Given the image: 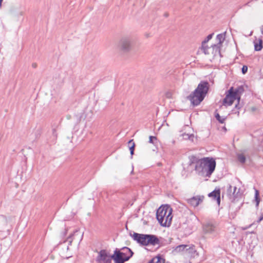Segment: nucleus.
<instances>
[{"instance_id": "f03ea898", "label": "nucleus", "mask_w": 263, "mask_h": 263, "mask_svg": "<svg viewBox=\"0 0 263 263\" xmlns=\"http://www.w3.org/2000/svg\"><path fill=\"white\" fill-rule=\"evenodd\" d=\"M209 83H199L197 88L187 97L194 106L198 105L204 99L209 90Z\"/></svg>"}, {"instance_id": "bb28decb", "label": "nucleus", "mask_w": 263, "mask_h": 263, "mask_svg": "<svg viewBox=\"0 0 263 263\" xmlns=\"http://www.w3.org/2000/svg\"><path fill=\"white\" fill-rule=\"evenodd\" d=\"M156 140H157V138H156V137H155V136H149V142L150 143L154 144V141H155V140L156 141Z\"/></svg>"}, {"instance_id": "f8f14e48", "label": "nucleus", "mask_w": 263, "mask_h": 263, "mask_svg": "<svg viewBox=\"0 0 263 263\" xmlns=\"http://www.w3.org/2000/svg\"><path fill=\"white\" fill-rule=\"evenodd\" d=\"M120 251L121 255L124 258H127V260H128L133 255L132 251L127 247H124Z\"/></svg>"}, {"instance_id": "a878e982", "label": "nucleus", "mask_w": 263, "mask_h": 263, "mask_svg": "<svg viewBox=\"0 0 263 263\" xmlns=\"http://www.w3.org/2000/svg\"><path fill=\"white\" fill-rule=\"evenodd\" d=\"M216 119L221 123H223L225 121V118H222L218 114H216L215 115Z\"/></svg>"}, {"instance_id": "4be33fe9", "label": "nucleus", "mask_w": 263, "mask_h": 263, "mask_svg": "<svg viewBox=\"0 0 263 263\" xmlns=\"http://www.w3.org/2000/svg\"><path fill=\"white\" fill-rule=\"evenodd\" d=\"M128 146L129 148L130 154L133 155L134 154V148L135 146V144L133 140H130L128 141Z\"/></svg>"}, {"instance_id": "7ed1b4c3", "label": "nucleus", "mask_w": 263, "mask_h": 263, "mask_svg": "<svg viewBox=\"0 0 263 263\" xmlns=\"http://www.w3.org/2000/svg\"><path fill=\"white\" fill-rule=\"evenodd\" d=\"M157 219L163 227H169L172 220V209L169 206H161L157 211Z\"/></svg>"}, {"instance_id": "6e6552de", "label": "nucleus", "mask_w": 263, "mask_h": 263, "mask_svg": "<svg viewBox=\"0 0 263 263\" xmlns=\"http://www.w3.org/2000/svg\"><path fill=\"white\" fill-rule=\"evenodd\" d=\"M195 251L194 248L193 246H190L189 245H181L177 246L173 250V252L175 253H192L193 252Z\"/></svg>"}, {"instance_id": "1a4fd4ad", "label": "nucleus", "mask_w": 263, "mask_h": 263, "mask_svg": "<svg viewBox=\"0 0 263 263\" xmlns=\"http://www.w3.org/2000/svg\"><path fill=\"white\" fill-rule=\"evenodd\" d=\"M239 193V189H238L236 186L229 185L227 189V194L230 199L234 200Z\"/></svg>"}, {"instance_id": "412c9836", "label": "nucleus", "mask_w": 263, "mask_h": 263, "mask_svg": "<svg viewBox=\"0 0 263 263\" xmlns=\"http://www.w3.org/2000/svg\"><path fill=\"white\" fill-rule=\"evenodd\" d=\"M225 34L226 32L223 33H220L217 35L216 36V40L218 41V43L217 44L221 45V44L224 41L225 39Z\"/></svg>"}, {"instance_id": "2f4dec72", "label": "nucleus", "mask_w": 263, "mask_h": 263, "mask_svg": "<svg viewBox=\"0 0 263 263\" xmlns=\"http://www.w3.org/2000/svg\"><path fill=\"white\" fill-rule=\"evenodd\" d=\"M32 67H33L34 68H35L37 67V64H36V63H33V64H32Z\"/></svg>"}, {"instance_id": "20e7f679", "label": "nucleus", "mask_w": 263, "mask_h": 263, "mask_svg": "<svg viewBox=\"0 0 263 263\" xmlns=\"http://www.w3.org/2000/svg\"><path fill=\"white\" fill-rule=\"evenodd\" d=\"M132 237L134 240L142 246H156L160 244L159 239L154 235L134 233Z\"/></svg>"}, {"instance_id": "0eeeda50", "label": "nucleus", "mask_w": 263, "mask_h": 263, "mask_svg": "<svg viewBox=\"0 0 263 263\" xmlns=\"http://www.w3.org/2000/svg\"><path fill=\"white\" fill-rule=\"evenodd\" d=\"M132 40L130 37L125 36L122 37L120 42L121 49L124 52L129 51L132 47Z\"/></svg>"}, {"instance_id": "f3484780", "label": "nucleus", "mask_w": 263, "mask_h": 263, "mask_svg": "<svg viewBox=\"0 0 263 263\" xmlns=\"http://www.w3.org/2000/svg\"><path fill=\"white\" fill-rule=\"evenodd\" d=\"M244 91L243 87L242 86H239L237 88H233V93L238 98V101L240 100V95Z\"/></svg>"}, {"instance_id": "c9c22d12", "label": "nucleus", "mask_w": 263, "mask_h": 263, "mask_svg": "<svg viewBox=\"0 0 263 263\" xmlns=\"http://www.w3.org/2000/svg\"><path fill=\"white\" fill-rule=\"evenodd\" d=\"M200 82L202 83V82H208L207 81H201Z\"/></svg>"}, {"instance_id": "2eb2a0df", "label": "nucleus", "mask_w": 263, "mask_h": 263, "mask_svg": "<svg viewBox=\"0 0 263 263\" xmlns=\"http://www.w3.org/2000/svg\"><path fill=\"white\" fill-rule=\"evenodd\" d=\"M220 46L221 45L216 44L212 45L210 47H211L212 54H213V56H216L220 54Z\"/></svg>"}, {"instance_id": "f704fd0d", "label": "nucleus", "mask_w": 263, "mask_h": 263, "mask_svg": "<svg viewBox=\"0 0 263 263\" xmlns=\"http://www.w3.org/2000/svg\"><path fill=\"white\" fill-rule=\"evenodd\" d=\"M164 15H165V16L167 17L168 14L167 13H165Z\"/></svg>"}, {"instance_id": "cd10ccee", "label": "nucleus", "mask_w": 263, "mask_h": 263, "mask_svg": "<svg viewBox=\"0 0 263 263\" xmlns=\"http://www.w3.org/2000/svg\"><path fill=\"white\" fill-rule=\"evenodd\" d=\"M248 66L246 65H243L241 68V72L243 74H246L248 71Z\"/></svg>"}, {"instance_id": "9b49d317", "label": "nucleus", "mask_w": 263, "mask_h": 263, "mask_svg": "<svg viewBox=\"0 0 263 263\" xmlns=\"http://www.w3.org/2000/svg\"><path fill=\"white\" fill-rule=\"evenodd\" d=\"M204 197L203 196H196L187 199V202L193 207L197 206L202 202Z\"/></svg>"}, {"instance_id": "ddd939ff", "label": "nucleus", "mask_w": 263, "mask_h": 263, "mask_svg": "<svg viewBox=\"0 0 263 263\" xmlns=\"http://www.w3.org/2000/svg\"><path fill=\"white\" fill-rule=\"evenodd\" d=\"M220 190H215L214 191H213L212 192L210 193L209 194V196L210 197L213 198V199L216 200L217 204L218 205H219L220 202Z\"/></svg>"}, {"instance_id": "5701e85b", "label": "nucleus", "mask_w": 263, "mask_h": 263, "mask_svg": "<svg viewBox=\"0 0 263 263\" xmlns=\"http://www.w3.org/2000/svg\"><path fill=\"white\" fill-rule=\"evenodd\" d=\"M237 159H238V160L241 163H244L246 162V157L242 154H238L237 155Z\"/></svg>"}, {"instance_id": "c756f323", "label": "nucleus", "mask_w": 263, "mask_h": 263, "mask_svg": "<svg viewBox=\"0 0 263 263\" xmlns=\"http://www.w3.org/2000/svg\"><path fill=\"white\" fill-rule=\"evenodd\" d=\"M263 219V215H261L257 220V223L260 222Z\"/></svg>"}, {"instance_id": "4468645a", "label": "nucleus", "mask_w": 263, "mask_h": 263, "mask_svg": "<svg viewBox=\"0 0 263 263\" xmlns=\"http://www.w3.org/2000/svg\"><path fill=\"white\" fill-rule=\"evenodd\" d=\"M78 232L77 231L74 232L72 235H71L69 237H68L67 240L64 241V242L63 243L62 245L63 246V247H65L66 248V250H69V246H70L71 245V243L73 241L72 237L78 235Z\"/></svg>"}, {"instance_id": "dca6fc26", "label": "nucleus", "mask_w": 263, "mask_h": 263, "mask_svg": "<svg viewBox=\"0 0 263 263\" xmlns=\"http://www.w3.org/2000/svg\"><path fill=\"white\" fill-rule=\"evenodd\" d=\"M204 231L207 233H212L215 231V227L212 224L208 223L203 227Z\"/></svg>"}, {"instance_id": "9d476101", "label": "nucleus", "mask_w": 263, "mask_h": 263, "mask_svg": "<svg viewBox=\"0 0 263 263\" xmlns=\"http://www.w3.org/2000/svg\"><path fill=\"white\" fill-rule=\"evenodd\" d=\"M112 259L115 263H124L127 261V258H124L120 253V251L116 249L112 255Z\"/></svg>"}, {"instance_id": "6ab92c4d", "label": "nucleus", "mask_w": 263, "mask_h": 263, "mask_svg": "<svg viewBox=\"0 0 263 263\" xmlns=\"http://www.w3.org/2000/svg\"><path fill=\"white\" fill-rule=\"evenodd\" d=\"M200 49L205 54H210V52H212L211 47H209L205 45H202Z\"/></svg>"}, {"instance_id": "393cba45", "label": "nucleus", "mask_w": 263, "mask_h": 263, "mask_svg": "<svg viewBox=\"0 0 263 263\" xmlns=\"http://www.w3.org/2000/svg\"><path fill=\"white\" fill-rule=\"evenodd\" d=\"M214 35V33L209 34L207 37L202 42V45H205L206 43L210 40Z\"/></svg>"}, {"instance_id": "f257e3e1", "label": "nucleus", "mask_w": 263, "mask_h": 263, "mask_svg": "<svg viewBox=\"0 0 263 263\" xmlns=\"http://www.w3.org/2000/svg\"><path fill=\"white\" fill-rule=\"evenodd\" d=\"M216 167L215 160L211 157H204L196 162L195 171L199 175L210 177Z\"/></svg>"}, {"instance_id": "c85d7f7f", "label": "nucleus", "mask_w": 263, "mask_h": 263, "mask_svg": "<svg viewBox=\"0 0 263 263\" xmlns=\"http://www.w3.org/2000/svg\"><path fill=\"white\" fill-rule=\"evenodd\" d=\"M184 139H190L192 137H193V135H189L188 134H184L183 135Z\"/></svg>"}, {"instance_id": "39448f33", "label": "nucleus", "mask_w": 263, "mask_h": 263, "mask_svg": "<svg viewBox=\"0 0 263 263\" xmlns=\"http://www.w3.org/2000/svg\"><path fill=\"white\" fill-rule=\"evenodd\" d=\"M112 260V255L105 250H101L97 257L96 260L98 263H110Z\"/></svg>"}, {"instance_id": "a211bd4d", "label": "nucleus", "mask_w": 263, "mask_h": 263, "mask_svg": "<svg viewBox=\"0 0 263 263\" xmlns=\"http://www.w3.org/2000/svg\"><path fill=\"white\" fill-rule=\"evenodd\" d=\"M263 47V42L261 39L258 40V42H254V50L257 51H260Z\"/></svg>"}, {"instance_id": "473e14b6", "label": "nucleus", "mask_w": 263, "mask_h": 263, "mask_svg": "<svg viewBox=\"0 0 263 263\" xmlns=\"http://www.w3.org/2000/svg\"><path fill=\"white\" fill-rule=\"evenodd\" d=\"M261 33L263 34V25L261 27Z\"/></svg>"}, {"instance_id": "aec40b11", "label": "nucleus", "mask_w": 263, "mask_h": 263, "mask_svg": "<svg viewBox=\"0 0 263 263\" xmlns=\"http://www.w3.org/2000/svg\"><path fill=\"white\" fill-rule=\"evenodd\" d=\"M149 263H164V259L158 256L154 257Z\"/></svg>"}, {"instance_id": "b1692460", "label": "nucleus", "mask_w": 263, "mask_h": 263, "mask_svg": "<svg viewBox=\"0 0 263 263\" xmlns=\"http://www.w3.org/2000/svg\"><path fill=\"white\" fill-rule=\"evenodd\" d=\"M255 201L256 202V206H258L260 202V199L259 197V191L257 190H255Z\"/></svg>"}, {"instance_id": "72a5a7b5", "label": "nucleus", "mask_w": 263, "mask_h": 263, "mask_svg": "<svg viewBox=\"0 0 263 263\" xmlns=\"http://www.w3.org/2000/svg\"><path fill=\"white\" fill-rule=\"evenodd\" d=\"M3 0H0V8L2 7V3Z\"/></svg>"}, {"instance_id": "7c9ffc66", "label": "nucleus", "mask_w": 263, "mask_h": 263, "mask_svg": "<svg viewBox=\"0 0 263 263\" xmlns=\"http://www.w3.org/2000/svg\"><path fill=\"white\" fill-rule=\"evenodd\" d=\"M252 224H250L248 227H245V228H242V230H247V229H248V228H250V227L252 226Z\"/></svg>"}, {"instance_id": "423d86ee", "label": "nucleus", "mask_w": 263, "mask_h": 263, "mask_svg": "<svg viewBox=\"0 0 263 263\" xmlns=\"http://www.w3.org/2000/svg\"><path fill=\"white\" fill-rule=\"evenodd\" d=\"M238 99L236 96L233 93V87H232L226 92V96L223 101V105L228 106H231L233 103L234 101Z\"/></svg>"}]
</instances>
